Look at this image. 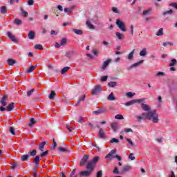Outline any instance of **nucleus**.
<instances>
[{
	"label": "nucleus",
	"instance_id": "1",
	"mask_svg": "<svg viewBox=\"0 0 177 177\" xmlns=\"http://www.w3.org/2000/svg\"><path fill=\"white\" fill-rule=\"evenodd\" d=\"M137 120L138 121H142V120H149V121H152L154 124H158V113H157V111L156 110L147 113H142V117L138 116Z\"/></svg>",
	"mask_w": 177,
	"mask_h": 177
},
{
	"label": "nucleus",
	"instance_id": "2",
	"mask_svg": "<svg viewBox=\"0 0 177 177\" xmlns=\"http://www.w3.org/2000/svg\"><path fill=\"white\" fill-rule=\"evenodd\" d=\"M99 156H95L93 158L92 160L89 161L86 167V168L88 169V171H93L95 169V167H96V164L99 162L100 160Z\"/></svg>",
	"mask_w": 177,
	"mask_h": 177
},
{
	"label": "nucleus",
	"instance_id": "3",
	"mask_svg": "<svg viewBox=\"0 0 177 177\" xmlns=\"http://www.w3.org/2000/svg\"><path fill=\"white\" fill-rule=\"evenodd\" d=\"M116 26H118V28L123 31L124 32H127V27L125 26V23L122 21L121 19H116Z\"/></svg>",
	"mask_w": 177,
	"mask_h": 177
},
{
	"label": "nucleus",
	"instance_id": "4",
	"mask_svg": "<svg viewBox=\"0 0 177 177\" xmlns=\"http://www.w3.org/2000/svg\"><path fill=\"white\" fill-rule=\"evenodd\" d=\"M145 100H146V99L143 98V99H137V100H133L131 101H129L125 103V106H132L133 104H135V103H141V102H145Z\"/></svg>",
	"mask_w": 177,
	"mask_h": 177
},
{
	"label": "nucleus",
	"instance_id": "5",
	"mask_svg": "<svg viewBox=\"0 0 177 177\" xmlns=\"http://www.w3.org/2000/svg\"><path fill=\"white\" fill-rule=\"evenodd\" d=\"M107 113V109L104 107L98 108L97 111L93 112V114H95L96 115H99L100 114H106Z\"/></svg>",
	"mask_w": 177,
	"mask_h": 177
},
{
	"label": "nucleus",
	"instance_id": "6",
	"mask_svg": "<svg viewBox=\"0 0 177 177\" xmlns=\"http://www.w3.org/2000/svg\"><path fill=\"white\" fill-rule=\"evenodd\" d=\"M102 86L97 84L93 90H92V95H97L100 92H102Z\"/></svg>",
	"mask_w": 177,
	"mask_h": 177
},
{
	"label": "nucleus",
	"instance_id": "7",
	"mask_svg": "<svg viewBox=\"0 0 177 177\" xmlns=\"http://www.w3.org/2000/svg\"><path fill=\"white\" fill-rule=\"evenodd\" d=\"M117 153V149H112L109 153L105 156V158H110V160H113L115 158V156H113V154H115Z\"/></svg>",
	"mask_w": 177,
	"mask_h": 177
},
{
	"label": "nucleus",
	"instance_id": "8",
	"mask_svg": "<svg viewBox=\"0 0 177 177\" xmlns=\"http://www.w3.org/2000/svg\"><path fill=\"white\" fill-rule=\"evenodd\" d=\"M8 95H5L2 97L0 101V104H1V106H3V107H5L6 106L8 105Z\"/></svg>",
	"mask_w": 177,
	"mask_h": 177
},
{
	"label": "nucleus",
	"instance_id": "9",
	"mask_svg": "<svg viewBox=\"0 0 177 177\" xmlns=\"http://www.w3.org/2000/svg\"><path fill=\"white\" fill-rule=\"evenodd\" d=\"M89 160V155H84L80 161V167H84Z\"/></svg>",
	"mask_w": 177,
	"mask_h": 177
},
{
	"label": "nucleus",
	"instance_id": "10",
	"mask_svg": "<svg viewBox=\"0 0 177 177\" xmlns=\"http://www.w3.org/2000/svg\"><path fill=\"white\" fill-rule=\"evenodd\" d=\"M141 109L143 110V111H148V113H150V111H151V108L146 104H141Z\"/></svg>",
	"mask_w": 177,
	"mask_h": 177
},
{
	"label": "nucleus",
	"instance_id": "11",
	"mask_svg": "<svg viewBox=\"0 0 177 177\" xmlns=\"http://www.w3.org/2000/svg\"><path fill=\"white\" fill-rule=\"evenodd\" d=\"M7 35L8 38H10L11 41H12V42H17V40L16 39V37L15 36V35L12 34V32H8Z\"/></svg>",
	"mask_w": 177,
	"mask_h": 177
},
{
	"label": "nucleus",
	"instance_id": "12",
	"mask_svg": "<svg viewBox=\"0 0 177 177\" xmlns=\"http://www.w3.org/2000/svg\"><path fill=\"white\" fill-rule=\"evenodd\" d=\"M91 173H92V171L91 170H88V171H82L80 173V176L88 177V176H89V175H91Z\"/></svg>",
	"mask_w": 177,
	"mask_h": 177
},
{
	"label": "nucleus",
	"instance_id": "13",
	"mask_svg": "<svg viewBox=\"0 0 177 177\" xmlns=\"http://www.w3.org/2000/svg\"><path fill=\"white\" fill-rule=\"evenodd\" d=\"M15 106H16V104L15 102L10 103L6 107V111H12V110H13V109H15Z\"/></svg>",
	"mask_w": 177,
	"mask_h": 177
},
{
	"label": "nucleus",
	"instance_id": "14",
	"mask_svg": "<svg viewBox=\"0 0 177 177\" xmlns=\"http://www.w3.org/2000/svg\"><path fill=\"white\" fill-rule=\"evenodd\" d=\"M39 157H41V156H36L33 160V162H34V164H35L36 167H39V161H40Z\"/></svg>",
	"mask_w": 177,
	"mask_h": 177
},
{
	"label": "nucleus",
	"instance_id": "15",
	"mask_svg": "<svg viewBox=\"0 0 177 177\" xmlns=\"http://www.w3.org/2000/svg\"><path fill=\"white\" fill-rule=\"evenodd\" d=\"M98 135L101 139H106V135L104 134L103 129L100 128Z\"/></svg>",
	"mask_w": 177,
	"mask_h": 177
},
{
	"label": "nucleus",
	"instance_id": "16",
	"mask_svg": "<svg viewBox=\"0 0 177 177\" xmlns=\"http://www.w3.org/2000/svg\"><path fill=\"white\" fill-rule=\"evenodd\" d=\"M144 62H145V60L142 59V60L139 61L138 62H136V63L132 64L131 66V68H135V67H139V66H140V64H143Z\"/></svg>",
	"mask_w": 177,
	"mask_h": 177
},
{
	"label": "nucleus",
	"instance_id": "17",
	"mask_svg": "<svg viewBox=\"0 0 177 177\" xmlns=\"http://www.w3.org/2000/svg\"><path fill=\"white\" fill-rule=\"evenodd\" d=\"M46 145V142H45V141L41 142L39 145V150H40V151H44Z\"/></svg>",
	"mask_w": 177,
	"mask_h": 177
},
{
	"label": "nucleus",
	"instance_id": "18",
	"mask_svg": "<svg viewBox=\"0 0 177 177\" xmlns=\"http://www.w3.org/2000/svg\"><path fill=\"white\" fill-rule=\"evenodd\" d=\"M111 63V59H109L106 61H105L102 64V70H106V68L109 66V64Z\"/></svg>",
	"mask_w": 177,
	"mask_h": 177
},
{
	"label": "nucleus",
	"instance_id": "19",
	"mask_svg": "<svg viewBox=\"0 0 177 177\" xmlns=\"http://www.w3.org/2000/svg\"><path fill=\"white\" fill-rule=\"evenodd\" d=\"M28 37L29 39H34L35 38V32L32 30L29 31Z\"/></svg>",
	"mask_w": 177,
	"mask_h": 177
},
{
	"label": "nucleus",
	"instance_id": "20",
	"mask_svg": "<svg viewBox=\"0 0 177 177\" xmlns=\"http://www.w3.org/2000/svg\"><path fill=\"white\" fill-rule=\"evenodd\" d=\"M29 158H30V155L28 154H24L21 156V161H28Z\"/></svg>",
	"mask_w": 177,
	"mask_h": 177
},
{
	"label": "nucleus",
	"instance_id": "21",
	"mask_svg": "<svg viewBox=\"0 0 177 177\" xmlns=\"http://www.w3.org/2000/svg\"><path fill=\"white\" fill-rule=\"evenodd\" d=\"M37 67H38V66L37 65L30 66L29 68L26 70V73H28V74L32 73V71H34L35 68H37Z\"/></svg>",
	"mask_w": 177,
	"mask_h": 177
},
{
	"label": "nucleus",
	"instance_id": "22",
	"mask_svg": "<svg viewBox=\"0 0 177 177\" xmlns=\"http://www.w3.org/2000/svg\"><path fill=\"white\" fill-rule=\"evenodd\" d=\"M107 100L110 102H113L115 100V97L114 96V93H111V94L107 97Z\"/></svg>",
	"mask_w": 177,
	"mask_h": 177
},
{
	"label": "nucleus",
	"instance_id": "23",
	"mask_svg": "<svg viewBox=\"0 0 177 177\" xmlns=\"http://www.w3.org/2000/svg\"><path fill=\"white\" fill-rule=\"evenodd\" d=\"M85 95H83L77 101V102L75 104V106H80V104L81 103V102H84V100H85Z\"/></svg>",
	"mask_w": 177,
	"mask_h": 177
},
{
	"label": "nucleus",
	"instance_id": "24",
	"mask_svg": "<svg viewBox=\"0 0 177 177\" xmlns=\"http://www.w3.org/2000/svg\"><path fill=\"white\" fill-rule=\"evenodd\" d=\"M14 24H15L16 26H21V24H23V21H21V19L16 18L14 20Z\"/></svg>",
	"mask_w": 177,
	"mask_h": 177
},
{
	"label": "nucleus",
	"instance_id": "25",
	"mask_svg": "<svg viewBox=\"0 0 177 177\" xmlns=\"http://www.w3.org/2000/svg\"><path fill=\"white\" fill-rule=\"evenodd\" d=\"M73 10H74V6H72L69 8H65L64 9V12H65V13H71Z\"/></svg>",
	"mask_w": 177,
	"mask_h": 177
},
{
	"label": "nucleus",
	"instance_id": "26",
	"mask_svg": "<svg viewBox=\"0 0 177 177\" xmlns=\"http://www.w3.org/2000/svg\"><path fill=\"white\" fill-rule=\"evenodd\" d=\"M7 63L10 66H14V64H16V61L13 59H8Z\"/></svg>",
	"mask_w": 177,
	"mask_h": 177
},
{
	"label": "nucleus",
	"instance_id": "27",
	"mask_svg": "<svg viewBox=\"0 0 177 177\" xmlns=\"http://www.w3.org/2000/svg\"><path fill=\"white\" fill-rule=\"evenodd\" d=\"M156 35L157 37H162V35H164V28H160L158 32L156 33Z\"/></svg>",
	"mask_w": 177,
	"mask_h": 177
},
{
	"label": "nucleus",
	"instance_id": "28",
	"mask_svg": "<svg viewBox=\"0 0 177 177\" xmlns=\"http://www.w3.org/2000/svg\"><path fill=\"white\" fill-rule=\"evenodd\" d=\"M133 55H135V50H133L128 55L127 59L129 60H132L133 59Z\"/></svg>",
	"mask_w": 177,
	"mask_h": 177
},
{
	"label": "nucleus",
	"instance_id": "29",
	"mask_svg": "<svg viewBox=\"0 0 177 177\" xmlns=\"http://www.w3.org/2000/svg\"><path fill=\"white\" fill-rule=\"evenodd\" d=\"M118 124L114 122V123H111V129H113V131L114 132H115L117 131V127H118Z\"/></svg>",
	"mask_w": 177,
	"mask_h": 177
},
{
	"label": "nucleus",
	"instance_id": "30",
	"mask_svg": "<svg viewBox=\"0 0 177 177\" xmlns=\"http://www.w3.org/2000/svg\"><path fill=\"white\" fill-rule=\"evenodd\" d=\"M0 10H1V13H2V15H5V13L8 12V10L6 9V7L5 6H2L0 8Z\"/></svg>",
	"mask_w": 177,
	"mask_h": 177
},
{
	"label": "nucleus",
	"instance_id": "31",
	"mask_svg": "<svg viewBox=\"0 0 177 177\" xmlns=\"http://www.w3.org/2000/svg\"><path fill=\"white\" fill-rule=\"evenodd\" d=\"M130 169H131V166L127 165L122 168V174H124V172H128V171H130Z\"/></svg>",
	"mask_w": 177,
	"mask_h": 177
},
{
	"label": "nucleus",
	"instance_id": "32",
	"mask_svg": "<svg viewBox=\"0 0 177 177\" xmlns=\"http://www.w3.org/2000/svg\"><path fill=\"white\" fill-rule=\"evenodd\" d=\"M29 156H30V157H35V156H37V150L33 149L30 151L28 152Z\"/></svg>",
	"mask_w": 177,
	"mask_h": 177
},
{
	"label": "nucleus",
	"instance_id": "33",
	"mask_svg": "<svg viewBox=\"0 0 177 177\" xmlns=\"http://www.w3.org/2000/svg\"><path fill=\"white\" fill-rule=\"evenodd\" d=\"M147 55V50L146 48H143L140 52V56H146Z\"/></svg>",
	"mask_w": 177,
	"mask_h": 177
},
{
	"label": "nucleus",
	"instance_id": "34",
	"mask_svg": "<svg viewBox=\"0 0 177 177\" xmlns=\"http://www.w3.org/2000/svg\"><path fill=\"white\" fill-rule=\"evenodd\" d=\"M86 26L87 27H89L91 30H93L95 28V26H93V24H92V22H91V21H86Z\"/></svg>",
	"mask_w": 177,
	"mask_h": 177
},
{
	"label": "nucleus",
	"instance_id": "35",
	"mask_svg": "<svg viewBox=\"0 0 177 177\" xmlns=\"http://www.w3.org/2000/svg\"><path fill=\"white\" fill-rule=\"evenodd\" d=\"M115 35L117 38H118L119 39H122L123 38H124V34L120 33L118 32L115 33Z\"/></svg>",
	"mask_w": 177,
	"mask_h": 177
},
{
	"label": "nucleus",
	"instance_id": "36",
	"mask_svg": "<svg viewBox=\"0 0 177 177\" xmlns=\"http://www.w3.org/2000/svg\"><path fill=\"white\" fill-rule=\"evenodd\" d=\"M58 151H60V153H68V149L64 147H59Z\"/></svg>",
	"mask_w": 177,
	"mask_h": 177
},
{
	"label": "nucleus",
	"instance_id": "37",
	"mask_svg": "<svg viewBox=\"0 0 177 177\" xmlns=\"http://www.w3.org/2000/svg\"><path fill=\"white\" fill-rule=\"evenodd\" d=\"M69 69H70V67L68 66L64 67L61 71V74H65V73H67V71H68Z\"/></svg>",
	"mask_w": 177,
	"mask_h": 177
},
{
	"label": "nucleus",
	"instance_id": "38",
	"mask_svg": "<svg viewBox=\"0 0 177 177\" xmlns=\"http://www.w3.org/2000/svg\"><path fill=\"white\" fill-rule=\"evenodd\" d=\"M117 86V82H110L108 83V86L110 88H114V86Z\"/></svg>",
	"mask_w": 177,
	"mask_h": 177
},
{
	"label": "nucleus",
	"instance_id": "39",
	"mask_svg": "<svg viewBox=\"0 0 177 177\" xmlns=\"http://www.w3.org/2000/svg\"><path fill=\"white\" fill-rule=\"evenodd\" d=\"M73 32L75 34H77V35H82V30L79 29H73Z\"/></svg>",
	"mask_w": 177,
	"mask_h": 177
},
{
	"label": "nucleus",
	"instance_id": "40",
	"mask_svg": "<svg viewBox=\"0 0 177 177\" xmlns=\"http://www.w3.org/2000/svg\"><path fill=\"white\" fill-rule=\"evenodd\" d=\"M34 92H35V89L34 88H31L30 91H28L26 93V96L30 97L31 96V95H32V93H34Z\"/></svg>",
	"mask_w": 177,
	"mask_h": 177
},
{
	"label": "nucleus",
	"instance_id": "41",
	"mask_svg": "<svg viewBox=\"0 0 177 177\" xmlns=\"http://www.w3.org/2000/svg\"><path fill=\"white\" fill-rule=\"evenodd\" d=\"M35 124H37V121H35V118H31L30 122L28 124V127H32V125H34Z\"/></svg>",
	"mask_w": 177,
	"mask_h": 177
},
{
	"label": "nucleus",
	"instance_id": "42",
	"mask_svg": "<svg viewBox=\"0 0 177 177\" xmlns=\"http://www.w3.org/2000/svg\"><path fill=\"white\" fill-rule=\"evenodd\" d=\"M177 61L175 59H171V63L169 64L170 67H174V66H176Z\"/></svg>",
	"mask_w": 177,
	"mask_h": 177
},
{
	"label": "nucleus",
	"instance_id": "43",
	"mask_svg": "<svg viewBox=\"0 0 177 177\" xmlns=\"http://www.w3.org/2000/svg\"><path fill=\"white\" fill-rule=\"evenodd\" d=\"M9 131H10V133H11V135H13L14 136H16V133L15 132V127H10Z\"/></svg>",
	"mask_w": 177,
	"mask_h": 177
},
{
	"label": "nucleus",
	"instance_id": "44",
	"mask_svg": "<svg viewBox=\"0 0 177 177\" xmlns=\"http://www.w3.org/2000/svg\"><path fill=\"white\" fill-rule=\"evenodd\" d=\"M174 13V10H167V11H165L162 13V15L163 16H167V15H172Z\"/></svg>",
	"mask_w": 177,
	"mask_h": 177
},
{
	"label": "nucleus",
	"instance_id": "45",
	"mask_svg": "<svg viewBox=\"0 0 177 177\" xmlns=\"http://www.w3.org/2000/svg\"><path fill=\"white\" fill-rule=\"evenodd\" d=\"M18 166H19V164L17 163V162H14L11 165V169L15 170L16 169V168H17Z\"/></svg>",
	"mask_w": 177,
	"mask_h": 177
},
{
	"label": "nucleus",
	"instance_id": "46",
	"mask_svg": "<svg viewBox=\"0 0 177 177\" xmlns=\"http://www.w3.org/2000/svg\"><path fill=\"white\" fill-rule=\"evenodd\" d=\"M55 95H56V93H55V91H52L48 97L49 99L52 100V99H54Z\"/></svg>",
	"mask_w": 177,
	"mask_h": 177
},
{
	"label": "nucleus",
	"instance_id": "47",
	"mask_svg": "<svg viewBox=\"0 0 177 177\" xmlns=\"http://www.w3.org/2000/svg\"><path fill=\"white\" fill-rule=\"evenodd\" d=\"M21 15H24V17H27L28 16V12L26 11H24V9L23 8H21Z\"/></svg>",
	"mask_w": 177,
	"mask_h": 177
},
{
	"label": "nucleus",
	"instance_id": "48",
	"mask_svg": "<svg viewBox=\"0 0 177 177\" xmlns=\"http://www.w3.org/2000/svg\"><path fill=\"white\" fill-rule=\"evenodd\" d=\"M35 49H39V50H42L44 49V47L41 44H36L35 45Z\"/></svg>",
	"mask_w": 177,
	"mask_h": 177
},
{
	"label": "nucleus",
	"instance_id": "49",
	"mask_svg": "<svg viewBox=\"0 0 177 177\" xmlns=\"http://www.w3.org/2000/svg\"><path fill=\"white\" fill-rule=\"evenodd\" d=\"M59 44L61 46H63V45H66V44H67V39L66 38H63Z\"/></svg>",
	"mask_w": 177,
	"mask_h": 177
},
{
	"label": "nucleus",
	"instance_id": "50",
	"mask_svg": "<svg viewBox=\"0 0 177 177\" xmlns=\"http://www.w3.org/2000/svg\"><path fill=\"white\" fill-rule=\"evenodd\" d=\"M115 120H124V116L120 114H118L115 116Z\"/></svg>",
	"mask_w": 177,
	"mask_h": 177
},
{
	"label": "nucleus",
	"instance_id": "51",
	"mask_svg": "<svg viewBox=\"0 0 177 177\" xmlns=\"http://www.w3.org/2000/svg\"><path fill=\"white\" fill-rule=\"evenodd\" d=\"M49 154V150H47L44 152H42L41 154H40V157H46V156Z\"/></svg>",
	"mask_w": 177,
	"mask_h": 177
},
{
	"label": "nucleus",
	"instance_id": "52",
	"mask_svg": "<svg viewBox=\"0 0 177 177\" xmlns=\"http://www.w3.org/2000/svg\"><path fill=\"white\" fill-rule=\"evenodd\" d=\"M120 140H118V139L115 138H113L111 140H110V143H119Z\"/></svg>",
	"mask_w": 177,
	"mask_h": 177
},
{
	"label": "nucleus",
	"instance_id": "53",
	"mask_svg": "<svg viewBox=\"0 0 177 177\" xmlns=\"http://www.w3.org/2000/svg\"><path fill=\"white\" fill-rule=\"evenodd\" d=\"M126 95L127 97H132L133 96H135V93L128 92L126 93Z\"/></svg>",
	"mask_w": 177,
	"mask_h": 177
},
{
	"label": "nucleus",
	"instance_id": "54",
	"mask_svg": "<svg viewBox=\"0 0 177 177\" xmlns=\"http://www.w3.org/2000/svg\"><path fill=\"white\" fill-rule=\"evenodd\" d=\"M170 6H171V8H174V9L177 10V3L176 2L171 3Z\"/></svg>",
	"mask_w": 177,
	"mask_h": 177
},
{
	"label": "nucleus",
	"instance_id": "55",
	"mask_svg": "<svg viewBox=\"0 0 177 177\" xmlns=\"http://www.w3.org/2000/svg\"><path fill=\"white\" fill-rule=\"evenodd\" d=\"M97 177H103V171L100 170L97 172Z\"/></svg>",
	"mask_w": 177,
	"mask_h": 177
},
{
	"label": "nucleus",
	"instance_id": "56",
	"mask_svg": "<svg viewBox=\"0 0 177 177\" xmlns=\"http://www.w3.org/2000/svg\"><path fill=\"white\" fill-rule=\"evenodd\" d=\"M66 128L68 129V131H69V132H73V130L74 129L72 127H70L69 124H66Z\"/></svg>",
	"mask_w": 177,
	"mask_h": 177
},
{
	"label": "nucleus",
	"instance_id": "57",
	"mask_svg": "<svg viewBox=\"0 0 177 177\" xmlns=\"http://www.w3.org/2000/svg\"><path fill=\"white\" fill-rule=\"evenodd\" d=\"M57 146V142H56V140H55V138L53 139V149H56V147Z\"/></svg>",
	"mask_w": 177,
	"mask_h": 177
},
{
	"label": "nucleus",
	"instance_id": "58",
	"mask_svg": "<svg viewBox=\"0 0 177 177\" xmlns=\"http://www.w3.org/2000/svg\"><path fill=\"white\" fill-rule=\"evenodd\" d=\"M150 12H151V10H144L142 12V15L144 16H147V15H149V13H150Z\"/></svg>",
	"mask_w": 177,
	"mask_h": 177
},
{
	"label": "nucleus",
	"instance_id": "59",
	"mask_svg": "<svg viewBox=\"0 0 177 177\" xmlns=\"http://www.w3.org/2000/svg\"><path fill=\"white\" fill-rule=\"evenodd\" d=\"M109 78L108 76H103L101 77V81L102 82H106L107 81V79Z\"/></svg>",
	"mask_w": 177,
	"mask_h": 177
},
{
	"label": "nucleus",
	"instance_id": "60",
	"mask_svg": "<svg viewBox=\"0 0 177 177\" xmlns=\"http://www.w3.org/2000/svg\"><path fill=\"white\" fill-rule=\"evenodd\" d=\"M129 158L130 160H131L132 161H133V160H135V156H133V153H130V154L129 155Z\"/></svg>",
	"mask_w": 177,
	"mask_h": 177
},
{
	"label": "nucleus",
	"instance_id": "61",
	"mask_svg": "<svg viewBox=\"0 0 177 177\" xmlns=\"http://www.w3.org/2000/svg\"><path fill=\"white\" fill-rule=\"evenodd\" d=\"M127 141L128 142V143H129L131 146H133V142H132V140L127 138Z\"/></svg>",
	"mask_w": 177,
	"mask_h": 177
},
{
	"label": "nucleus",
	"instance_id": "62",
	"mask_svg": "<svg viewBox=\"0 0 177 177\" xmlns=\"http://www.w3.org/2000/svg\"><path fill=\"white\" fill-rule=\"evenodd\" d=\"M73 175H75V169L71 171V174L68 175V177H73Z\"/></svg>",
	"mask_w": 177,
	"mask_h": 177
},
{
	"label": "nucleus",
	"instance_id": "63",
	"mask_svg": "<svg viewBox=\"0 0 177 177\" xmlns=\"http://www.w3.org/2000/svg\"><path fill=\"white\" fill-rule=\"evenodd\" d=\"M112 11L114 12V13H118V9L115 7H113L112 8Z\"/></svg>",
	"mask_w": 177,
	"mask_h": 177
},
{
	"label": "nucleus",
	"instance_id": "64",
	"mask_svg": "<svg viewBox=\"0 0 177 177\" xmlns=\"http://www.w3.org/2000/svg\"><path fill=\"white\" fill-rule=\"evenodd\" d=\"M130 30V34H131V35H133V25H131Z\"/></svg>",
	"mask_w": 177,
	"mask_h": 177
}]
</instances>
